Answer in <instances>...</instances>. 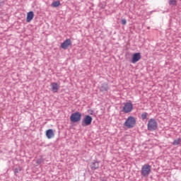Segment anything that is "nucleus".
<instances>
[{
  "label": "nucleus",
  "mask_w": 181,
  "mask_h": 181,
  "mask_svg": "<svg viewBox=\"0 0 181 181\" xmlns=\"http://www.w3.org/2000/svg\"><path fill=\"white\" fill-rule=\"evenodd\" d=\"M151 172H152V166L149 164H144L141 167V174L144 177H148L149 175H151Z\"/></svg>",
  "instance_id": "obj_1"
},
{
  "label": "nucleus",
  "mask_w": 181,
  "mask_h": 181,
  "mask_svg": "<svg viewBox=\"0 0 181 181\" xmlns=\"http://www.w3.org/2000/svg\"><path fill=\"white\" fill-rule=\"evenodd\" d=\"M135 124H136V119L132 116L129 117L124 122V125L127 128H134Z\"/></svg>",
  "instance_id": "obj_2"
},
{
  "label": "nucleus",
  "mask_w": 181,
  "mask_h": 181,
  "mask_svg": "<svg viewBox=\"0 0 181 181\" xmlns=\"http://www.w3.org/2000/svg\"><path fill=\"white\" fill-rule=\"evenodd\" d=\"M148 131H155L158 129V122L155 119H151L147 124Z\"/></svg>",
  "instance_id": "obj_3"
},
{
  "label": "nucleus",
  "mask_w": 181,
  "mask_h": 181,
  "mask_svg": "<svg viewBox=\"0 0 181 181\" xmlns=\"http://www.w3.org/2000/svg\"><path fill=\"white\" fill-rule=\"evenodd\" d=\"M70 119L71 122H80L81 121V113L76 112L71 114Z\"/></svg>",
  "instance_id": "obj_4"
},
{
  "label": "nucleus",
  "mask_w": 181,
  "mask_h": 181,
  "mask_svg": "<svg viewBox=\"0 0 181 181\" xmlns=\"http://www.w3.org/2000/svg\"><path fill=\"white\" fill-rule=\"evenodd\" d=\"M91 122H93V117L90 115H86L82 120V127H88V125H91Z\"/></svg>",
  "instance_id": "obj_5"
},
{
  "label": "nucleus",
  "mask_w": 181,
  "mask_h": 181,
  "mask_svg": "<svg viewBox=\"0 0 181 181\" xmlns=\"http://www.w3.org/2000/svg\"><path fill=\"white\" fill-rule=\"evenodd\" d=\"M134 110V105L131 103H124L123 106V112H125V114H128V112H131Z\"/></svg>",
  "instance_id": "obj_6"
},
{
  "label": "nucleus",
  "mask_w": 181,
  "mask_h": 181,
  "mask_svg": "<svg viewBox=\"0 0 181 181\" xmlns=\"http://www.w3.org/2000/svg\"><path fill=\"white\" fill-rule=\"evenodd\" d=\"M71 46V40L66 39L64 42L61 44V48L64 49V50H66L69 49Z\"/></svg>",
  "instance_id": "obj_7"
},
{
  "label": "nucleus",
  "mask_w": 181,
  "mask_h": 181,
  "mask_svg": "<svg viewBox=\"0 0 181 181\" xmlns=\"http://www.w3.org/2000/svg\"><path fill=\"white\" fill-rule=\"evenodd\" d=\"M140 60H141V53L140 52L134 53L132 58V63H133V64H135V63H137V62H139Z\"/></svg>",
  "instance_id": "obj_8"
},
{
  "label": "nucleus",
  "mask_w": 181,
  "mask_h": 181,
  "mask_svg": "<svg viewBox=\"0 0 181 181\" xmlns=\"http://www.w3.org/2000/svg\"><path fill=\"white\" fill-rule=\"evenodd\" d=\"M45 135L47 139H52V138H54V132L52 129H47L45 132Z\"/></svg>",
  "instance_id": "obj_9"
},
{
  "label": "nucleus",
  "mask_w": 181,
  "mask_h": 181,
  "mask_svg": "<svg viewBox=\"0 0 181 181\" xmlns=\"http://www.w3.org/2000/svg\"><path fill=\"white\" fill-rule=\"evenodd\" d=\"M51 88L53 93H57L59 88H60V86L57 83L53 82L51 83Z\"/></svg>",
  "instance_id": "obj_10"
},
{
  "label": "nucleus",
  "mask_w": 181,
  "mask_h": 181,
  "mask_svg": "<svg viewBox=\"0 0 181 181\" xmlns=\"http://www.w3.org/2000/svg\"><path fill=\"white\" fill-rule=\"evenodd\" d=\"M90 168L92 170H97L100 168V162L94 161L90 163Z\"/></svg>",
  "instance_id": "obj_11"
},
{
  "label": "nucleus",
  "mask_w": 181,
  "mask_h": 181,
  "mask_svg": "<svg viewBox=\"0 0 181 181\" xmlns=\"http://www.w3.org/2000/svg\"><path fill=\"white\" fill-rule=\"evenodd\" d=\"M33 18H35V13H33V11H29L27 13L26 22H28V23L32 22Z\"/></svg>",
  "instance_id": "obj_12"
},
{
  "label": "nucleus",
  "mask_w": 181,
  "mask_h": 181,
  "mask_svg": "<svg viewBox=\"0 0 181 181\" xmlns=\"http://www.w3.org/2000/svg\"><path fill=\"white\" fill-rule=\"evenodd\" d=\"M51 6H52L53 8H57V6H60V1H53L52 4H51Z\"/></svg>",
  "instance_id": "obj_13"
},
{
  "label": "nucleus",
  "mask_w": 181,
  "mask_h": 181,
  "mask_svg": "<svg viewBox=\"0 0 181 181\" xmlns=\"http://www.w3.org/2000/svg\"><path fill=\"white\" fill-rule=\"evenodd\" d=\"M181 144V139L178 138L173 142V145L176 146V145H180Z\"/></svg>",
  "instance_id": "obj_14"
},
{
  "label": "nucleus",
  "mask_w": 181,
  "mask_h": 181,
  "mask_svg": "<svg viewBox=\"0 0 181 181\" xmlns=\"http://www.w3.org/2000/svg\"><path fill=\"white\" fill-rule=\"evenodd\" d=\"M177 0H169V4L172 5L173 6L176 5Z\"/></svg>",
  "instance_id": "obj_15"
},
{
  "label": "nucleus",
  "mask_w": 181,
  "mask_h": 181,
  "mask_svg": "<svg viewBox=\"0 0 181 181\" xmlns=\"http://www.w3.org/2000/svg\"><path fill=\"white\" fill-rule=\"evenodd\" d=\"M147 117H148V113H146V112H144L141 115L142 119H146Z\"/></svg>",
  "instance_id": "obj_16"
},
{
  "label": "nucleus",
  "mask_w": 181,
  "mask_h": 181,
  "mask_svg": "<svg viewBox=\"0 0 181 181\" xmlns=\"http://www.w3.org/2000/svg\"><path fill=\"white\" fill-rule=\"evenodd\" d=\"M122 24L127 25V20L125 18L122 19Z\"/></svg>",
  "instance_id": "obj_17"
},
{
  "label": "nucleus",
  "mask_w": 181,
  "mask_h": 181,
  "mask_svg": "<svg viewBox=\"0 0 181 181\" xmlns=\"http://www.w3.org/2000/svg\"><path fill=\"white\" fill-rule=\"evenodd\" d=\"M19 170H21V169H18V168H16L15 170H14V173H18V172H19Z\"/></svg>",
  "instance_id": "obj_18"
},
{
  "label": "nucleus",
  "mask_w": 181,
  "mask_h": 181,
  "mask_svg": "<svg viewBox=\"0 0 181 181\" xmlns=\"http://www.w3.org/2000/svg\"><path fill=\"white\" fill-rule=\"evenodd\" d=\"M101 90H102V91H104V89L101 88Z\"/></svg>",
  "instance_id": "obj_19"
},
{
  "label": "nucleus",
  "mask_w": 181,
  "mask_h": 181,
  "mask_svg": "<svg viewBox=\"0 0 181 181\" xmlns=\"http://www.w3.org/2000/svg\"><path fill=\"white\" fill-rule=\"evenodd\" d=\"M105 90L107 91V88H105Z\"/></svg>",
  "instance_id": "obj_20"
}]
</instances>
